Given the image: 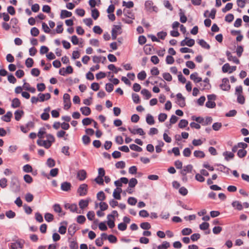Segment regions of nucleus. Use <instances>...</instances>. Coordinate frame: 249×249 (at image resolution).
I'll return each instance as SVG.
<instances>
[{
    "instance_id": "f257e3e1",
    "label": "nucleus",
    "mask_w": 249,
    "mask_h": 249,
    "mask_svg": "<svg viewBox=\"0 0 249 249\" xmlns=\"http://www.w3.org/2000/svg\"><path fill=\"white\" fill-rule=\"evenodd\" d=\"M24 243V241L21 239H18L15 242L9 243L8 247L10 249H22L23 248Z\"/></svg>"
},
{
    "instance_id": "f03ea898",
    "label": "nucleus",
    "mask_w": 249,
    "mask_h": 249,
    "mask_svg": "<svg viewBox=\"0 0 249 249\" xmlns=\"http://www.w3.org/2000/svg\"><path fill=\"white\" fill-rule=\"evenodd\" d=\"M64 108L66 110L69 109L71 107L70 96L68 93H65L63 95Z\"/></svg>"
},
{
    "instance_id": "7ed1b4c3",
    "label": "nucleus",
    "mask_w": 249,
    "mask_h": 249,
    "mask_svg": "<svg viewBox=\"0 0 249 249\" xmlns=\"http://www.w3.org/2000/svg\"><path fill=\"white\" fill-rule=\"evenodd\" d=\"M220 88L224 91H229L231 89L229 80L228 78H224L222 80V83L219 85Z\"/></svg>"
},
{
    "instance_id": "20e7f679",
    "label": "nucleus",
    "mask_w": 249,
    "mask_h": 249,
    "mask_svg": "<svg viewBox=\"0 0 249 249\" xmlns=\"http://www.w3.org/2000/svg\"><path fill=\"white\" fill-rule=\"evenodd\" d=\"M88 186L87 184H81L77 189V193L80 196H86L88 192Z\"/></svg>"
},
{
    "instance_id": "39448f33",
    "label": "nucleus",
    "mask_w": 249,
    "mask_h": 249,
    "mask_svg": "<svg viewBox=\"0 0 249 249\" xmlns=\"http://www.w3.org/2000/svg\"><path fill=\"white\" fill-rule=\"evenodd\" d=\"M178 99L177 104L180 107H183L186 106L185 98L183 97L181 93H178L176 95Z\"/></svg>"
},
{
    "instance_id": "423d86ee",
    "label": "nucleus",
    "mask_w": 249,
    "mask_h": 249,
    "mask_svg": "<svg viewBox=\"0 0 249 249\" xmlns=\"http://www.w3.org/2000/svg\"><path fill=\"white\" fill-rule=\"evenodd\" d=\"M195 43V40L193 39L189 38L187 36H186L185 39L182 40L180 42V45L181 46H187L190 47H192Z\"/></svg>"
},
{
    "instance_id": "0eeeda50",
    "label": "nucleus",
    "mask_w": 249,
    "mask_h": 249,
    "mask_svg": "<svg viewBox=\"0 0 249 249\" xmlns=\"http://www.w3.org/2000/svg\"><path fill=\"white\" fill-rule=\"evenodd\" d=\"M107 224L110 229L113 228L115 225L114 223V216L113 214H108L107 215Z\"/></svg>"
},
{
    "instance_id": "6e6552de",
    "label": "nucleus",
    "mask_w": 249,
    "mask_h": 249,
    "mask_svg": "<svg viewBox=\"0 0 249 249\" xmlns=\"http://www.w3.org/2000/svg\"><path fill=\"white\" fill-rule=\"evenodd\" d=\"M77 178L80 181L84 180L87 178V172L83 169L79 170L77 172Z\"/></svg>"
},
{
    "instance_id": "1a4fd4ad",
    "label": "nucleus",
    "mask_w": 249,
    "mask_h": 249,
    "mask_svg": "<svg viewBox=\"0 0 249 249\" xmlns=\"http://www.w3.org/2000/svg\"><path fill=\"white\" fill-rule=\"evenodd\" d=\"M216 13V10L214 8H213L211 10L210 13H209L208 10H206L204 13V16L206 18L209 17L211 18L212 19H213L215 18V14Z\"/></svg>"
},
{
    "instance_id": "9d476101",
    "label": "nucleus",
    "mask_w": 249,
    "mask_h": 249,
    "mask_svg": "<svg viewBox=\"0 0 249 249\" xmlns=\"http://www.w3.org/2000/svg\"><path fill=\"white\" fill-rule=\"evenodd\" d=\"M71 183L67 181L63 182L61 184V189L63 191L68 192L71 190Z\"/></svg>"
},
{
    "instance_id": "9b49d317",
    "label": "nucleus",
    "mask_w": 249,
    "mask_h": 249,
    "mask_svg": "<svg viewBox=\"0 0 249 249\" xmlns=\"http://www.w3.org/2000/svg\"><path fill=\"white\" fill-rule=\"evenodd\" d=\"M190 77L195 83H198L202 80L201 77H198V73L196 72L192 73Z\"/></svg>"
},
{
    "instance_id": "f8f14e48",
    "label": "nucleus",
    "mask_w": 249,
    "mask_h": 249,
    "mask_svg": "<svg viewBox=\"0 0 249 249\" xmlns=\"http://www.w3.org/2000/svg\"><path fill=\"white\" fill-rule=\"evenodd\" d=\"M222 155L225 160L227 161L233 159L234 157V154L232 152L229 151H225L223 153Z\"/></svg>"
},
{
    "instance_id": "ddd939ff",
    "label": "nucleus",
    "mask_w": 249,
    "mask_h": 249,
    "mask_svg": "<svg viewBox=\"0 0 249 249\" xmlns=\"http://www.w3.org/2000/svg\"><path fill=\"white\" fill-rule=\"evenodd\" d=\"M78 230V229L77 228L76 225L74 223L69 227L68 233L72 236Z\"/></svg>"
},
{
    "instance_id": "4468645a",
    "label": "nucleus",
    "mask_w": 249,
    "mask_h": 249,
    "mask_svg": "<svg viewBox=\"0 0 249 249\" xmlns=\"http://www.w3.org/2000/svg\"><path fill=\"white\" fill-rule=\"evenodd\" d=\"M71 16L72 13L71 12L68 11L66 10H62L61 11L60 18L61 19H64L67 18L71 17Z\"/></svg>"
},
{
    "instance_id": "2eb2a0df",
    "label": "nucleus",
    "mask_w": 249,
    "mask_h": 249,
    "mask_svg": "<svg viewBox=\"0 0 249 249\" xmlns=\"http://www.w3.org/2000/svg\"><path fill=\"white\" fill-rule=\"evenodd\" d=\"M36 142L39 146H44L46 149H48L51 146L46 140H38Z\"/></svg>"
},
{
    "instance_id": "dca6fc26",
    "label": "nucleus",
    "mask_w": 249,
    "mask_h": 249,
    "mask_svg": "<svg viewBox=\"0 0 249 249\" xmlns=\"http://www.w3.org/2000/svg\"><path fill=\"white\" fill-rule=\"evenodd\" d=\"M10 25L15 29V31H17V30L18 29V19L16 18H12L10 22Z\"/></svg>"
},
{
    "instance_id": "f3484780",
    "label": "nucleus",
    "mask_w": 249,
    "mask_h": 249,
    "mask_svg": "<svg viewBox=\"0 0 249 249\" xmlns=\"http://www.w3.org/2000/svg\"><path fill=\"white\" fill-rule=\"evenodd\" d=\"M226 54L229 61H232L234 63L238 64L239 63V60L236 56H233L229 51H227Z\"/></svg>"
},
{
    "instance_id": "a211bd4d",
    "label": "nucleus",
    "mask_w": 249,
    "mask_h": 249,
    "mask_svg": "<svg viewBox=\"0 0 249 249\" xmlns=\"http://www.w3.org/2000/svg\"><path fill=\"white\" fill-rule=\"evenodd\" d=\"M12 115V113L11 111H8L6 114L1 117V119L5 122H9L11 121Z\"/></svg>"
},
{
    "instance_id": "6ab92c4d",
    "label": "nucleus",
    "mask_w": 249,
    "mask_h": 249,
    "mask_svg": "<svg viewBox=\"0 0 249 249\" xmlns=\"http://www.w3.org/2000/svg\"><path fill=\"white\" fill-rule=\"evenodd\" d=\"M73 72V69L71 66H68L66 67L65 71L62 73V71H59V74L61 75L65 76L66 74H71Z\"/></svg>"
},
{
    "instance_id": "aec40b11",
    "label": "nucleus",
    "mask_w": 249,
    "mask_h": 249,
    "mask_svg": "<svg viewBox=\"0 0 249 249\" xmlns=\"http://www.w3.org/2000/svg\"><path fill=\"white\" fill-rule=\"evenodd\" d=\"M14 115L15 120L18 121L24 115V111L22 110H17L15 112Z\"/></svg>"
},
{
    "instance_id": "412c9836",
    "label": "nucleus",
    "mask_w": 249,
    "mask_h": 249,
    "mask_svg": "<svg viewBox=\"0 0 249 249\" xmlns=\"http://www.w3.org/2000/svg\"><path fill=\"white\" fill-rule=\"evenodd\" d=\"M82 114L85 116H89L91 113V110L89 107H83L80 108Z\"/></svg>"
},
{
    "instance_id": "4be33fe9",
    "label": "nucleus",
    "mask_w": 249,
    "mask_h": 249,
    "mask_svg": "<svg viewBox=\"0 0 249 249\" xmlns=\"http://www.w3.org/2000/svg\"><path fill=\"white\" fill-rule=\"evenodd\" d=\"M20 100L18 98H15L12 101L11 107L13 108H17L20 106Z\"/></svg>"
},
{
    "instance_id": "5701e85b",
    "label": "nucleus",
    "mask_w": 249,
    "mask_h": 249,
    "mask_svg": "<svg viewBox=\"0 0 249 249\" xmlns=\"http://www.w3.org/2000/svg\"><path fill=\"white\" fill-rule=\"evenodd\" d=\"M100 16V12L96 8L91 10V17L93 19L96 20Z\"/></svg>"
},
{
    "instance_id": "b1692460",
    "label": "nucleus",
    "mask_w": 249,
    "mask_h": 249,
    "mask_svg": "<svg viewBox=\"0 0 249 249\" xmlns=\"http://www.w3.org/2000/svg\"><path fill=\"white\" fill-rule=\"evenodd\" d=\"M146 122L149 125H153L155 123L154 119L153 116L148 114L146 117Z\"/></svg>"
},
{
    "instance_id": "393cba45",
    "label": "nucleus",
    "mask_w": 249,
    "mask_h": 249,
    "mask_svg": "<svg viewBox=\"0 0 249 249\" xmlns=\"http://www.w3.org/2000/svg\"><path fill=\"white\" fill-rule=\"evenodd\" d=\"M141 94L145 96L146 100L149 99L152 96L151 93L147 89H144L141 90Z\"/></svg>"
},
{
    "instance_id": "a878e982",
    "label": "nucleus",
    "mask_w": 249,
    "mask_h": 249,
    "mask_svg": "<svg viewBox=\"0 0 249 249\" xmlns=\"http://www.w3.org/2000/svg\"><path fill=\"white\" fill-rule=\"evenodd\" d=\"M153 5V2L152 0H146L144 3V7L146 10L151 12V8Z\"/></svg>"
},
{
    "instance_id": "bb28decb",
    "label": "nucleus",
    "mask_w": 249,
    "mask_h": 249,
    "mask_svg": "<svg viewBox=\"0 0 249 249\" xmlns=\"http://www.w3.org/2000/svg\"><path fill=\"white\" fill-rule=\"evenodd\" d=\"M69 242H70V248L71 249H78V243L76 241H71V238H69Z\"/></svg>"
},
{
    "instance_id": "cd10ccee",
    "label": "nucleus",
    "mask_w": 249,
    "mask_h": 249,
    "mask_svg": "<svg viewBox=\"0 0 249 249\" xmlns=\"http://www.w3.org/2000/svg\"><path fill=\"white\" fill-rule=\"evenodd\" d=\"M198 43L203 48L206 49H209L210 48V46L204 39H201L199 40Z\"/></svg>"
},
{
    "instance_id": "c85d7f7f",
    "label": "nucleus",
    "mask_w": 249,
    "mask_h": 249,
    "mask_svg": "<svg viewBox=\"0 0 249 249\" xmlns=\"http://www.w3.org/2000/svg\"><path fill=\"white\" fill-rule=\"evenodd\" d=\"M46 137L47 139L46 140L50 144L51 146L52 143L54 142H55V138L51 134H47L46 135Z\"/></svg>"
},
{
    "instance_id": "c756f323",
    "label": "nucleus",
    "mask_w": 249,
    "mask_h": 249,
    "mask_svg": "<svg viewBox=\"0 0 249 249\" xmlns=\"http://www.w3.org/2000/svg\"><path fill=\"white\" fill-rule=\"evenodd\" d=\"M128 186L130 188H134L138 183V180L135 178H131L128 181Z\"/></svg>"
},
{
    "instance_id": "7c9ffc66",
    "label": "nucleus",
    "mask_w": 249,
    "mask_h": 249,
    "mask_svg": "<svg viewBox=\"0 0 249 249\" xmlns=\"http://www.w3.org/2000/svg\"><path fill=\"white\" fill-rule=\"evenodd\" d=\"M124 14L126 17L128 18L133 19L134 18V15L133 14L131 11L129 10H125V9H124Z\"/></svg>"
},
{
    "instance_id": "2f4dec72",
    "label": "nucleus",
    "mask_w": 249,
    "mask_h": 249,
    "mask_svg": "<svg viewBox=\"0 0 249 249\" xmlns=\"http://www.w3.org/2000/svg\"><path fill=\"white\" fill-rule=\"evenodd\" d=\"M179 15L180 17V21L181 23H185L187 21V18L185 15L184 13L182 11L181 9H180V12Z\"/></svg>"
},
{
    "instance_id": "473e14b6",
    "label": "nucleus",
    "mask_w": 249,
    "mask_h": 249,
    "mask_svg": "<svg viewBox=\"0 0 249 249\" xmlns=\"http://www.w3.org/2000/svg\"><path fill=\"white\" fill-rule=\"evenodd\" d=\"M232 205L238 210L240 211L243 209V206L242 204L238 201L233 202L232 203Z\"/></svg>"
},
{
    "instance_id": "72a5a7b5",
    "label": "nucleus",
    "mask_w": 249,
    "mask_h": 249,
    "mask_svg": "<svg viewBox=\"0 0 249 249\" xmlns=\"http://www.w3.org/2000/svg\"><path fill=\"white\" fill-rule=\"evenodd\" d=\"M194 156L198 158H203L205 157L204 153L200 150H196L194 152Z\"/></svg>"
},
{
    "instance_id": "f704fd0d",
    "label": "nucleus",
    "mask_w": 249,
    "mask_h": 249,
    "mask_svg": "<svg viewBox=\"0 0 249 249\" xmlns=\"http://www.w3.org/2000/svg\"><path fill=\"white\" fill-rule=\"evenodd\" d=\"M89 204V201L87 200L81 199L79 202V205L81 209H84L87 207Z\"/></svg>"
},
{
    "instance_id": "c9c22d12",
    "label": "nucleus",
    "mask_w": 249,
    "mask_h": 249,
    "mask_svg": "<svg viewBox=\"0 0 249 249\" xmlns=\"http://www.w3.org/2000/svg\"><path fill=\"white\" fill-rule=\"evenodd\" d=\"M188 122L185 119H181L178 123V127L180 128H183L187 126Z\"/></svg>"
},
{
    "instance_id": "e433bc0d",
    "label": "nucleus",
    "mask_w": 249,
    "mask_h": 249,
    "mask_svg": "<svg viewBox=\"0 0 249 249\" xmlns=\"http://www.w3.org/2000/svg\"><path fill=\"white\" fill-rule=\"evenodd\" d=\"M132 98L133 101L135 104H139L141 102V100L139 95L137 93H133L132 94Z\"/></svg>"
},
{
    "instance_id": "4c0bfd02",
    "label": "nucleus",
    "mask_w": 249,
    "mask_h": 249,
    "mask_svg": "<svg viewBox=\"0 0 249 249\" xmlns=\"http://www.w3.org/2000/svg\"><path fill=\"white\" fill-rule=\"evenodd\" d=\"M46 164L49 167L52 168L55 165V160L52 158H50L47 160Z\"/></svg>"
},
{
    "instance_id": "58836bf2",
    "label": "nucleus",
    "mask_w": 249,
    "mask_h": 249,
    "mask_svg": "<svg viewBox=\"0 0 249 249\" xmlns=\"http://www.w3.org/2000/svg\"><path fill=\"white\" fill-rule=\"evenodd\" d=\"M219 170L227 174H229L231 170L230 168L224 166L222 164H219Z\"/></svg>"
},
{
    "instance_id": "ea45409f",
    "label": "nucleus",
    "mask_w": 249,
    "mask_h": 249,
    "mask_svg": "<svg viewBox=\"0 0 249 249\" xmlns=\"http://www.w3.org/2000/svg\"><path fill=\"white\" fill-rule=\"evenodd\" d=\"M170 247V243L167 241H164L162 244L158 247V249H167Z\"/></svg>"
},
{
    "instance_id": "a19ab883",
    "label": "nucleus",
    "mask_w": 249,
    "mask_h": 249,
    "mask_svg": "<svg viewBox=\"0 0 249 249\" xmlns=\"http://www.w3.org/2000/svg\"><path fill=\"white\" fill-rule=\"evenodd\" d=\"M130 148L134 151H136L137 152H141L142 150V147L138 146L136 144H131L129 145Z\"/></svg>"
},
{
    "instance_id": "79ce46f5",
    "label": "nucleus",
    "mask_w": 249,
    "mask_h": 249,
    "mask_svg": "<svg viewBox=\"0 0 249 249\" xmlns=\"http://www.w3.org/2000/svg\"><path fill=\"white\" fill-rule=\"evenodd\" d=\"M146 77V73L144 71H142L137 74L138 78L140 80H143Z\"/></svg>"
},
{
    "instance_id": "37998d69",
    "label": "nucleus",
    "mask_w": 249,
    "mask_h": 249,
    "mask_svg": "<svg viewBox=\"0 0 249 249\" xmlns=\"http://www.w3.org/2000/svg\"><path fill=\"white\" fill-rule=\"evenodd\" d=\"M137 202V199L134 197L130 196L127 199V203L130 205H135Z\"/></svg>"
},
{
    "instance_id": "c03bdc74",
    "label": "nucleus",
    "mask_w": 249,
    "mask_h": 249,
    "mask_svg": "<svg viewBox=\"0 0 249 249\" xmlns=\"http://www.w3.org/2000/svg\"><path fill=\"white\" fill-rule=\"evenodd\" d=\"M140 227L143 229L148 230L151 228V225L149 223L147 222H142L140 224Z\"/></svg>"
},
{
    "instance_id": "a18cd8bd",
    "label": "nucleus",
    "mask_w": 249,
    "mask_h": 249,
    "mask_svg": "<svg viewBox=\"0 0 249 249\" xmlns=\"http://www.w3.org/2000/svg\"><path fill=\"white\" fill-rule=\"evenodd\" d=\"M125 166V163L124 161L121 160L118 161L115 164V167L118 169H123Z\"/></svg>"
},
{
    "instance_id": "49530a36",
    "label": "nucleus",
    "mask_w": 249,
    "mask_h": 249,
    "mask_svg": "<svg viewBox=\"0 0 249 249\" xmlns=\"http://www.w3.org/2000/svg\"><path fill=\"white\" fill-rule=\"evenodd\" d=\"M46 134V129L43 127L40 128L37 133V136L39 139H42L44 138L43 135Z\"/></svg>"
},
{
    "instance_id": "de8ad7c7",
    "label": "nucleus",
    "mask_w": 249,
    "mask_h": 249,
    "mask_svg": "<svg viewBox=\"0 0 249 249\" xmlns=\"http://www.w3.org/2000/svg\"><path fill=\"white\" fill-rule=\"evenodd\" d=\"M34 60L32 58L29 57L25 61V65L27 68H31L33 66Z\"/></svg>"
},
{
    "instance_id": "09e8293b",
    "label": "nucleus",
    "mask_w": 249,
    "mask_h": 249,
    "mask_svg": "<svg viewBox=\"0 0 249 249\" xmlns=\"http://www.w3.org/2000/svg\"><path fill=\"white\" fill-rule=\"evenodd\" d=\"M97 198L99 200L103 201L106 198L105 195L103 191H100L97 194Z\"/></svg>"
},
{
    "instance_id": "8fccbe9b",
    "label": "nucleus",
    "mask_w": 249,
    "mask_h": 249,
    "mask_svg": "<svg viewBox=\"0 0 249 249\" xmlns=\"http://www.w3.org/2000/svg\"><path fill=\"white\" fill-rule=\"evenodd\" d=\"M122 4L123 6H125L127 8H131L134 6V3L132 1H129L128 2L123 1Z\"/></svg>"
},
{
    "instance_id": "3c124183",
    "label": "nucleus",
    "mask_w": 249,
    "mask_h": 249,
    "mask_svg": "<svg viewBox=\"0 0 249 249\" xmlns=\"http://www.w3.org/2000/svg\"><path fill=\"white\" fill-rule=\"evenodd\" d=\"M5 215L8 218H13L16 216V213L12 210H9L6 212Z\"/></svg>"
},
{
    "instance_id": "603ef678",
    "label": "nucleus",
    "mask_w": 249,
    "mask_h": 249,
    "mask_svg": "<svg viewBox=\"0 0 249 249\" xmlns=\"http://www.w3.org/2000/svg\"><path fill=\"white\" fill-rule=\"evenodd\" d=\"M163 4L165 8L169 9L170 11L173 10V7L172 6L171 4L168 0H165L163 1Z\"/></svg>"
},
{
    "instance_id": "864d4df0",
    "label": "nucleus",
    "mask_w": 249,
    "mask_h": 249,
    "mask_svg": "<svg viewBox=\"0 0 249 249\" xmlns=\"http://www.w3.org/2000/svg\"><path fill=\"white\" fill-rule=\"evenodd\" d=\"M114 89L113 85L111 83H108L106 84L105 89L108 92H111Z\"/></svg>"
},
{
    "instance_id": "5fc2aeb1",
    "label": "nucleus",
    "mask_w": 249,
    "mask_h": 249,
    "mask_svg": "<svg viewBox=\"0 0 249 249\" xmlns=\"http://www.w3.org/2000/svg\"><path fill=\"white\" fill-rule=\"evenodd\" d=\"M7 186V179L5 178H2L0 179V186L2 188H5Z\"/></svg>"
},
{
    "instance_id": "6e6d98bb",
    "label": "nucleus",
    "mask_w": 249,
    "mask_h": 249,
    "mask_svg": "<svg viewBox=\"0 0 249 249\" xmlns=\"http://www.w3.org/2000/svg\"><path fill=\"white\" fill-rule=\"evenodd\" d=\"M230 68L231 66L230 64L229 63H226L222 66V70L224 73L228 72L229 73Z\"/></svg>"
},
{
    "instance_id": "4d7b16f0",
    "label": "nucleus",
    "mask_w": 249,
    "mask_h": 249,
    "mask_svg": "<svg viewBox=\"0 0 249 249\" xmlns=\"http://www.w3.org/2000/svg\"><path fill=\"white\" fill-rule=\"evenodd\" d=\"M162 76L164 79L167 81H171L172 80V75L168 72H164L162 74Z\"/></svg>"
},
{
    "instance_id": "13d9d810",
    "label": "nucleus",
    "mask_w": 249,
    "mask_h": 249,
    "mask_svg": "<svg viewBox=\"0 0 249 249\" xmlns=\"http://www.w3.org/2000/svg\"><path fill=\"white\" fill-rule=\"evenodd\" d=\"M32 170V167L30 164H26L23 167V171L25 173H31Z\"/></svg>"
},
{
    "instance_id": "bf43d9fd",
    "label": "nucleus",
    "mask_w": 249,
    "mask_h": 249,
    "mask_svg": "<svg viewBox=\"0 0 249 249\" xmlns=\"http://www.w3.org/2000/svg\"><path fill=\"white\" fill-rule=\"evenodd\" d=\"M167 115L165 113H160L158 116L159 121L160 122H163L167 119Z\"/></svg>"
},
{
    "instance_id": "052dcab7",
    "label": "nucleus",
    "mask_w": 249,
    "mask_h": 249,
    "mask_svg": "<svg viewBox=\"0 0 249 249\" xmlns=\"http://www.w3.org/2000/svg\"><path fill=\"white\" fill-rule=\"evenodd\" d=\"M45 219L48 222H51L53 219V215L50 213H46L44 216Z\"/></svg>"
},
{
    "instance_id": "680f3d73",
    "label": "nucleus",
    "mask_w": 249,
    "mask_h": 249,
    "mask_svg": "<svg viewBox=\"0 0 249 249\" xmlns=\"http://www.w3.org/2000/svg\"><path fill=\"white\" fill-rule=\"evenodd\" d=\"M247 152L245 149H240L237 152V156L240 158H242L246 156L247 155Z\"/></svg>"
},
{
    "instance_id": "e2e57ef3",
    "label": "nucleus",
    "mask_w": 249,
    "mask_h": 249,
    "mask_svg": "<svg viewBox=\"0 0 249 249\" xmlns=\"http://www.w3.org/2000/svg\"><path fill=\"white\" fill-rule=\"evenodd\" d=\"M192 232V230L190 228H186L183 229L181 231V233L183 235H190Z\"/></svg>"
},
{
    "instance_id": "0e129e2a",
    "label": "nucleus",
    "mask_w": 249,
    "mask_h": 249,
    "mask_svg": "<svg viewBox=\"0 0 249 249\" xmlns=\"http://www.w3.org/2000/svg\"><path fill=\"white\" fill-rule=\"evenodd\" d=\"M92 121H93V119L89 118H86L83 119L82 124L84 125H89Z\"/></svg>"
},
{
    "instance_id": "69168bd1",
    "label": "nucleus",
    "mask_w": 249,
    "mask_h": 249,
    "mask_svg": "<svg viewBox=\"0 0 249 249\" xmlns=\"http://www.w3.org/2000/svg\"><path fill=\"white\" fill-rule=\"evenodd\" d=\"M233 4L232 3H228L224 8L222 9V11L224 13H226V12L230 10L232 8Z\"/></svg>"
},
{
    "instance_id": "338daca9",
    "label": "nucleus",
    "mask_w": 249,
    "mask_h": 249,
    "mask_svg": "<svg viewBox=\"0 0 249 249\" xmlns=\"http://www.w3.org/2000/svg\"><path fill=\"white\" fill-rule=\"evenodd\" d=\"M7 12L8 14H9L10 15L13 16L15 15L16 14V10L15 8L13 6H8L7 7Z\"/></svg>"
},
{
    "instance_id": "774afa93",
    "label": "nucleus",
    "mask_w": 249,
    "mask_h": 249,
    "mask_svg": "<svg viewBox=\"0 0 249 249\" xmlns=\"http://www.w3.org/2000/svg\"><path fill=\"white\" fill-rule=\"evenodd\" d=\"M94 181L100 185H104V179L103 178L99 176H97L95 179Z\"/></svg>"
}]
</instances>
